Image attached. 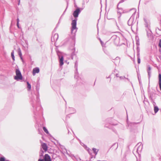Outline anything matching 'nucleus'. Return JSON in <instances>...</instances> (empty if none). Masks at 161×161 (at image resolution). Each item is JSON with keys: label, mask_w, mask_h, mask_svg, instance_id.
<instances>
[{"label": "nucleus", "mask_w": 161, "mask_h": 161, "mask_svg": "<svg viewBox=\"0 0 161 161\" xmlns=\"http://www.w3.org/2000/svg\"><path fill=\"white\" fill-rule=\"evenodd\" d=\"M45 161H51L50 157L48 154H46L44 156Z\"/></svg>", "instance_id": "obj_6"}, {"label": "nucleus", "mask_w": 161, "mask_h": 161, "mask_svg": "<svg viewBox=\"0 0 161 161\" xmlns=\"http://www.w3.org/2000/svg\"><path fill=\"white\" fill-rule=\"evenodd\" d=\"M40 71L38 67H36L33 69L32 74L33 75H35L36 73H38Z\"/></svg>", "instance_id": "obj_5"}, {"label": "nucleus", "mask_w": 161, "mask_h": 161, "mask_svg": "<svg viewBox=\"0 0 161 161\" xmlns=\"http://www.w3.org/2000/svg\"><path fill=\"white\" fill-rule=\"evenodd\" d=\"M43 129L44 131H45V132H46L47 134H49V132L48 131L47 129H46V128L45 127H43Z\"/></svg>", "instance_id": "obj_11"}, {"label": "nucleus", "mask_w": 161, "mask_h": 161, "mask_svg": "<svg viewBox=\"0 0 161 161\" xmlns=\"http://www.w3.org/2000/svg\"><path fill=\"white\" fill-rule=\"evenodd\" d=\"M0 161H5V158L4 157L0 158Z\"/></svg>", "instance_id": "obj_16"}, {"label": "nucleus", "mask_w": 161, "mask_h": 161, "mask_svg": "<svg viewBox=\"0 0 161 161\" xmlns=\"http://www.w3.org/2000/svg\"><path fill=\"white\" fill-rule=\"evenodd\" d=\"M71 25L72 26L71 29V32H72L73 30L76 29V21L75 20H73L72 21Z\"/></svg>", "instance_id": "obj_2"}, {"label": "nucleus", "mask_w": 161, "mask_h": 161, "mask_svg": "<svg viewBox=\"0 0 161 161\" xmlns=\"http://www.w3.org/2000/svg\"><path fill=\"white\" fill-rule=\"evenodd\" d=\"M159 82V87L160 90H161V74H159L158 75Z\"/></svg>", "instance_id": "obj_7"}, {"label": "nucleus", "mask_w": 161, "mask_h": 161, "mask_svg": "<svg viewBox=\"0 0 161 161\" xmlns=\"http://www.w3.org/2000/svg\"><path fill=\"white\" fill-rule=\"evenodd\" d=\"M54 37L56 38V40H57L58 38V34H55L54 36Z\"/></svg>", "instance_id": "obj_15"}, {"label": "nucleus", "mask_w": 161, "mask_h": 161, "mask_svg": "<svg viewBox=\"0 0 161 161\" xmlns=\"http://www.w3.org/2000/svg\"><path fill=\"white\" fill-rule=\"evenodd\" d=\"M38 161H44V160L43 159H39L38 160Z\"/></svg>", "instance_id": "obj_20"}, {"label": "nucleus", "mask_w": 161, "mask_h": 161, "mask_svg": "<svg viewBox=\"0 0 161 161\" xmlns=\"http://www.w3.org/2000/svg\"><path fill=\"white\" fill-rule=\"evenodd\" d=\"M137 62L138 64H140V59L139 57L137 58Z\"/></svg>", "instance_id": "obj_17"}, {"label": "nucleus", "mask_w": 161, "mask_h": 161, "mask_svg": "<svg viewBox=\"0 0 161 161\" xmlns=\"http://www.w3.org/2000/svg\"><path fill=\"white\" fill-rule=\"evenodd\" d=\"M159 46L160 47H161V39L159 40Z\"/></svg>", "instance_id": "obj_18"}, {"label": "nucleus", "mask_w": 161, "mask_h": 161, "mask_svg": "<svg viewBox=\"0 0 161 161\" xmlns=\"http://www.w3.org/2000/svg\"><path fill=\"white\" fill-rule=\"evenodd\" d=\"M158 110H159V109L158 107H157L156 106H154V110L155 113H157V112L158 111Z\"/></svg>", "instance_id": "obj_9"}, {"label": "nucleus", "mask_w": 161, "mask_h": 161, "mask_svg": "<svg viewBox=\"0 0 161 161\" xmlns=\"http://www.w3.org/2000/svg\"><path fill=\"white\" fill-rule=\"evenodd\" d=\"M92 150L93 151V152H94V153H95V154L96 155L97 154L98 150L96 148H93L92 149Z\"/></svg>", "instance_id": "obj_12"}, {"label": "nucleus", "mask_w": 161, "mask_h": 161, "mask_svg": "<svg viewBox=\"0 0 161 161\" xmlns=\"http://www.w3.org/2000/svg\"><path fill=\"white\" fill-rule=\"evenodd\" d=\"M63 60H64V58L63 56H62L60 59L59 60V63H60V66H62L63 64Z\"/></svg>", "instance_id": "obj_8"}, {"label": "nucleus", "mask_w": 161, "mask_h": 161, "mask_svg": "<svg viewBox=\"0 0 161 161\" xmlns=\"http://www.w3.org/2000/svg\"><path fill=\"white\" fill-rule=\"evenodd\" d=\"M8 161V160H6V161Z\"/></svg>", "instance_id": "obj_22"}, {"label": "nucleus", "mask_w": 161, "mask_h": 161, "mask_svg": "<svg viewBox=\"0 0 161 161\" xmlns=\"http://www.w3.org/2000/svg\"><path fill=\"white\" fill-rule=\"evenodd\" d=\"M41 146L42 148L45 152H46L47 150L48 147L46 143H42L41 144Z\"/></svg>", "instance_id": "obj_4"}, {"label": "nucleus", "mask_w": 161, "mask_h": 161, "mask_svg": "<svg viewBox=\"0 0 161 161\" xmlns=\"http://www.w3.org/2000/svg\"><path fill=\"white\" fill-rule=\"evenodd\" d=\"M27 87L29 90H30L31 89V85L28 82H27Z\"/></svg>", "instance_id": "obj_14"}, {"label": "nucleus", "mask_w": 161, "mask_h": 161, "mask_svg": "<svg viewBox=\"0 0 161 161\" xmlns=\"http://www.w3.org/2000/svg\"><path fill=\"white\" fill-rule=\"evenodd\" d=\"M18 20V21H17V26L18 27H19V21H18V19H17Z\"/></svg>", "instance_id": "obj_21"}, {"label": "nucleus", "mask_w": 161, "mask_h": 161, "mask_svg": "<svg viewBox=\"0 0 161 161\" xmlns=\"http://www.w3.org/2000/svg\"><path fill=\"white\" fill-rule=\"evenodd\" d=\"M16 76L14 77L15 80H22V76L20 71L18 69L16 70Z\"/></svg>", "instance_id": "obj_1"}, {"label": "nucleus", "mask_w": 161, "mask_h": 161, "mask_svg": "<svg viewBox=\"0 0 161 161\" xmlns=\"http://www.w3.org/2000/svg\"><path fill=\"white\" fill-rule=\"evenodd\" d=\"M80 12V10L79 8H77L74 12L73 13V16L75 17H77L79 14Z\"/></svg>", "instance_id": "obj_3"}, {"label": "nucleus", "mask_w": 161, "mask_h": 161, "mask_svg": "<svg viewBox=\"0 0 161 161\" xmlns=\"http://www.w3.org/2000/svg\"><path fill=\"white\" fill-rule=\"evenodd\" d=\"M18 54H19V56H20L21 58V59H22V53H21V50L20 48L19 49H18Z\"/></svg>", "instance_id": "obj_10"}, {"label": "nucleus", "mask_w": 161, "mask_h": 161, "mask_svg": "<svg viewBox=\"0 0 161 161\" xmlns=\"http://www.w3.org/2000/svg\"><path fill=\"white\" fill-rule=\"evenodd\" d=\"M151 69V68L150 67H149L148 69V73H149V71H150Z\"/></svg>", "instance_id": "obj_19"}, {"label": "nucleus", "mask_w": 161, "mask_h": 161, "mask_svg": "<svg viewBox=\"0 0 161 161\" xmlns=\"http://www.w3.org/2000/svg\"><path fill=\"white\" fill-rule=\"evenodd\" d=\"M11 56L13 60H14V52L13 51L11 53Z\"/></svg>", "instance_id": "obj_13"}]
</instances>
